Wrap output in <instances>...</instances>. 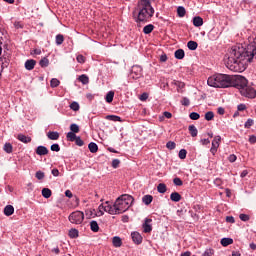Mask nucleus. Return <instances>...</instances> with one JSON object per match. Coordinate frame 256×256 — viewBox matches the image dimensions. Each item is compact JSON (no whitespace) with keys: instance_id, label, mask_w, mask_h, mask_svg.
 I'll use <instances>...</instances> for the list:
<instances>
[{"instance_id":"14","label":"nucleus","mask_w":256,"mask_h":256,"mask_svg":"<svg viewBox=\"0 0 256 256\" xmlns=\"http://www.w3.org/2000/svg\"><path fill=\"white\" fill-rule=\"evenodd\" d=\"M35 153L36 155H40V157L43 155H49V149H47L45 146H38L35 150Z\"/></svg>"},{"instance_id":"19","label":"nucleus","mask_w":256,"mask_h":256,"mask_svg":"<svg viewBox=\"0 0 256 256\" xmlns=\"http://www.w3.org/2000/svg\"><path fill=\"white\" fill-rule=\"evenodd\" d=\"M175 59H185V50L184 49H178L174 53Z\"/></svg>"},{"instance_id":"5","label":"nucleus","mask_w":256,"mask_h":256,"mask_svg":"<svg viewBox=\"0 0 256 256\" xmlns=\"http://www.w3.org/2000/svg\"><path fill=\"white\" fill-rule=\"evenodd\" d=\"M249 81L244 76H231V87H235L240 92L248 85Z\"/></svg>"},{"instance_id":"34","label":"nucleus","mask_w":256,"mask_h":256,"mask_svg":"<svg viewBox=\"0 0 256 256\" xmlns=\"http://www.w3.org/2000/svg\"><path fill=\"white\" fill-rule=\"evenodd\" d=\"M113 97H115V92L109 91L105 97L106 103H113Z\"/></svg>"},{"instance_id":"44","label":"nucleus","mask_w":256,"mask_h":256,"mask_svg":"<svg viewBox=\"0 0 256 256\" xmlns=\"http://www.w3.org/2000/svg\"><path fill=\"white\" fill-rule=\"evenodd\" d=\"M189 117L190 119H192V121H197L198 119L201 118V115H199V113L197 112H191Z\"/></svg>"},{"instance_id":"27","label":"nucleus","mask_w":256,"mask_h":256,"mask_svg":"<svg viewBox=\"0 0 256 256\" xmlns=\"http://www.w3.org/2000/svg\"><path fill=\"white\" fill-rule=\"evenodd\" d=\"M220 243L222 247H229V245H233V240L232 238H222Z\"/></svg>"},{"instance_id":"64","label":"nucleus","mask_w":256,"mask_h":256,"mask_svg":"<svg viewBox=\"0 0 256 256\" xmlns=\"http://www.w3.org/2000/svg\"><path fill=\"white\" fill-rule=\"evenodd\" d=\"M238 111H245L247 109V106L245 104H239L237 106Z\"/></svg>"},{"instance_id":"9","label":"nucleus","mask_w":256,"mask_h":256,"mask_svg":"<svg viewBox=\"0 0 256 256\" xmlns=\"http://www.w3.org/2000/svg\"><path fill=\"white\" fill-rule=\"evenodd\" d=\"M130 77L132 79H141L143 77V68L139 65L132 66Z\"/></svg>"},{"instance_id":"58","label":"nucleus","mask_w":256,"mask_h":256,"mask_svg":"<svg viewBox=\"0 0 256 256\" xmlns=\"http://www.w3.org/2000/svg\"><path fill=\"white\" fill-rule=\"evenodd\" d=\"M239 219H240L241 221H249L250 217H249V215H247V214H240V215H239Z\"/></svg>"},{"instance_id":"22","label":"nucleus","mask_w":256,"mask_h":256,"mask_svg":"<svg viewBox=\"0 0 256 256\" xmlns=\"http://www.w3.org/2000/svg\"><path fill=\"white\" fill-rule=\"evenodd\" d=\"M47 137L50 141H57L59 139V132L50 131L47 133Z\"/></svg>"},{"instance_id":"15","label":"nucleus","mask_w":256,"mask_h":256,"mask_svg":"<svg viewBox=\"0 0 256 256\" xmlns=\"http://www.w3.org/2000/svg\"><path fill=\"white\" fill-rule=\"evenodd\" d=\"M35 65H37V61L34 59H29L25 62V69L27 71H33V69H35Z\"/></svg>"},{"instance_id":"40","label":"nucleus","mask_w":256,"mask_h":256,"mask_svg":"<svg viewBox=\"0 0 256 256\" xmlns=\"http://www.w3.org/2000/svg\"><path fill=\"white\" fill-rule=\"evenodd\" d=\"M68 141H75L77 139V135L75 134V132H68L67 135H66Z\"/></svg>"},{"instance_id":"3","label":"nucleus","mask_w":256,"mask_h":256,"mask_svg":"<svg viewBox=\"0 0 256 256\" xmlns=\"http://www.w3.org/2000/svg\"><path fill=\"white\" fill-rule=\"evenodd\" d=\"M209 87L216 89H227L231 87V75L227 74H214L207 80Z\"/></svg>"},{"instance_id":"47","label":"nucleus","mask_w":256,"mask_h":256,"mask_svg":"<svg viewBox=\"0 0 256 256\" xmlns=\"http://www.w3.org/2000/svg\"><path fill=\"white\" fill-rule=\"evenodd\" d=\"M179 159H186L187 158V150L181 149L178 154Z\"/></svg>"},{"instance_id":"48","label":"nucleus","mask_w":256,"mask_h":256,"mask_svg":"<svg viewBox=\"0 0 256 256\" xmlns=\"http://www.w3.org/2000/svg\"><path fill=\"white\" fill-rule=\"evenodd\" d=\"M253 123V119L249 118L244 124L245 129H251V127H253Z\"/></svg>"},{"instance_id":"31","label":"nucleus","mask_w":256,"mask_h":256,"mask_svg":"<svg viewBox=\"0 0 256 256\" xmlns=\"http://www.w3.org/2000/svg\"><path fill=\"white\" fill-rule=\"evenodd\" d=\"M188 131L190 132L191 137H197V134L199 133V131L197 130V127H195V125H190L188 127Z\"/></svg>"},{"instance_id":"30","label":"nucleus","mask_w":256,"mask_h":256,"mask_svg":"<svg viewBox=\"0 0 256 256\" xmlns=\"http://www.w3.org/2000/svg\"><path fill=\"white\" fill-rule=\"evenodd\" d=\"M90 229H91V231H93V233L99 232V224L97 223V221L92 220L90 222Z\"/></svg>"},{"instance_id":"36","label":"nucleus","mask_w":256,"mask_h":256,"mask_svg":"<svg viewBox=\"0 0 256 256\" xmlns=\"http://www.w3.org/2000/svg\"><path fill=\"white\" fill-rule=\"evenodd\" d=\"M204 118L206 121H213V119H215V113H213V111H208L205 113Z\"/></svg>"},{"instance_id":"32","label":"nucleus","mask_w":256,"mask_h":256,"mask_svg":"<svg viewBox=\"0 0 256 256\" xmlns=\"http://www.w3.org/2000/svg\"><path fill=\"white\" fill-rule=\"evenodd\" d=\"M106 119H107L108 121H114L115 123H117V122L121 123V121H123V120L121 119V117H119V116H117V115H107V116H106Z\"/></svg>"},{"instance_id":"45","label":"nucleus","mask_w":256,"mask_h":256,"mask_svg":"<svg viewBox=\"0 0 256 256\" xmlns=\"http://www.w3.org/2000/svg\"><path fill=\"white\" fill-rule=\"evenodd\" d=\"M166 147L167 149H169L170 151H173V149H175V147H177V144H175V142L173 141H168L166 143Z\"/></svg>"},{"instance_id":"10","label":"nucleus","mask_w":256,"mask_h":256,"mask_svg":"<svg viewBox=\"0 0 256 256\" xmlns=\"http://www.w3.org/2000/svg\"><path fill=\"white\" fill-rule=\"evenodd\" d=\"M104 211L106 213H109V215H119V212L117 210V206H115V203L111 205L109 204V201L105 203Z\"/></svg>"},{"instance_id":"17","label":"nucleus","mask_w":256,"mask_h":256,"mask_svg":"<svg viewBox=\"0 0 256 256\" xmlns=\"http://www.w3.org/2000/svg\"><path fill=\"white\" fill-rule=\"evenodd\" d=\"M112 245L113 247L119 248L121 245H123V240H121V237L119 236H114L112 238Z\"/></svg>"},{"instance_id":"52","label":"nucleus","mask_w":256,"mask_h":256,"mask_svg":"<svg viewBox=\"0 0 256 256\" xmlns=\"http://www.w3.org/2000/svg\"><path fill=\"white\" fill-rule=\"evenodd\" d=\"M214 253H215V250L209 248V249H206V250L204 251V253L202 254V256H213Z\"/></svg>"},{"instance_id":"37","label":"nucleus","mask_w":256,"mask_h":256,"mask_svg":"<svg viewBox=\"0 0 256 256\" xmlns=\"http://www.w3.org/2000/svg\"><path fill=\"white\" fill-rule=\"evenodd\" d=\"M186 13H187V10H185V7L179 6L177 8V15H178V17H184L186 15Z\"/></svg>"},{"instance_id":"39","label":"nucleus","mask_w":256,"mask_h":256,"mask_svg":"<svg viewBox=\"0 0 256 256\" xmlns=\"http://www.w3.org/2000/svg\"><path fill=\"white\" fill-rule=\"evenodd\" d=\"M3 150L5 153H13V145L11 143H5Z\"/></svg>"},{"instance_id":"20","label":"nucleus","mask_w":256,"mask_h":256,"mask_svg":"<svg viewBox=\"0 0 256 256\" xmlns=\"http://www.w3.org/2000/svg\"><path fill=\"white\" fill-rule=\"evenodd\" d=\"M193 25H194V27H202L203 18H201V16H195L193 18Z\"/></svg>"},{"instance_id":"26","label":"nucleus","mask_w":256,"mask_h":256,"mask_svg":"<svg viewBox=\"0 0 256 256\" xmlns=\"http://www.w3.org/2000/svg\"><path fill=\"white\" fill-rule=\"evenodd\" d=\"M142 203H144V205H151V203H153V197L151 195H144L142 198Z\"/></svg>"},{"instance_id":"51","label":"nucleus","mask_w":256,"mask_h":256,"mask_svg":"<svg viewBox=\"0 0 256 256\" xmlns=\"http://www.w3.org/2000/svg\"><path fill=\"white\" fill-rule=\"evenodd\" d=\"M181 105H183L184 107H189V105H191V101L189 100V98L184 97V98L181 100Z\"/></svg>"},{"instance_id":"63","label":"nucleus","mask_w":256,"mask_h":256,"mask_svg":"<svg viewBox=\"0 0 256 256\" xmlns=\"http://www.w3.org/2000/svg\"><path fill=\"white\" fill-rule=\"evenodd\" d=\"M226 223H235V218L233 216H227Z\"/></svg>"},{"instance_id":"29","label":"nucleus","mask_w":256,"mask_h":256,"mask_svg":"<svg viewBox=\"0 0 256 256\" xmlns=\"http://www.w3.org/2000/svg\"><path fill=\"white\" fill-rule=\"evenodd\" d=\"M78 81H80L82 85H87L89 83V76L82 74L78 77Z\"/></svg>"},{"instance_id":"25","label":"nucleus","mask_w":256,"mask_h":256,"mask_svg":"<svg viewBox=\"0 0 256 256\" xmlns=\"http://www.w3.org/2000/svg\"><path fill=\"white\" fill-rule=\"evenodd\" d=\"M187 47L190 51H195L197 50V47H199V44L196 41L190 40L187 43Z\"/></svg>"},{"instance_id":"50","label":"nucleus","mask_w":256,"mask_h":256,"mask_svg":"<svg viewBox=\"0 0 256 256\" xmlns=\"http://www.w3.org/2000/svg\"><path fill=\"white\" fill-rule=\"evenodd\" d=\"M35 177L38 179V181H41L42 179H45V173L42 171H37Z\"/></svg>"},{"instance_id":"24","label":"nucleus","mask_w":256,"mask_h":256,"mask_svg":"<svg viewBox=\"0 0 256 256\" xmlns=\"http://www.w3.org/2000/svg\"><path fill=\"white\" fill-rule=\"evenodd\" d=\"M153 29H155V26L153 24H148L144 26L143 33L145 35H149L150 33H153Z\"/></svg>"},{"instance_id":"35","label":"nucleus","mask_w":256,"mask_h":256,"mask_svg":"<svg viewBox=\"0 0 256 256\" xmlns=\"http://www.w3.org/2000/svg\"><path fill=\"white\" fill-rule=\"evenodd\" d=\"M158 193H167V185L165 183H160L157 186Z\"/></svg>"},{"instance_id":"21","label":"nucleus","mask_w":256,"mask_h":256,"mask_svg":"<svg viewBox=\"0 0 256 256\" xmlns=\"http://www.w3.org/2000/svg\"><path fill=\"white\" fill-rule=\"evenodd\" d=\"M170 199L171 201H174V203H179V201H181V194H179V192H172Z\"/></svg>"},{"instance_id":"38","label":"nucleus","mask_w":256,"mask_h":256,"mask_svg":"<svg viewBox=\"0 0 256 256\" xmlns=\"http://www.w3.org/2000/svg\"><path fill=\"white\" fill-rule=\"evenodd\" d=\"M39 65L40 67H49V59H47V57H44L42 58L40 61H39Z\"/></svg>"},{"instance_id":"54","label":"nucleus","mask_w":256,"mask_h":256,"mask_svg":"<svg viewBox=\"0 0 256 256\" xmlns=\"http://www.w3.org/2000/svg\"><path fill=\"white\" fill-rule=\"evenodd\" d=\"M50 149L51 151H56V153H59V151H61V146H59V144H52Z\"/></svg>"},{"instance_id":"49","label":"nucleus","mask_w":256,"mask_h":256,"mask_svg":"<svg viewBox=\"0 0 256 256\" xmlns=\"http://www.w3.org/2000/svg\"><path fill=\"white\" fill-rule=\"evenodd\" d=\"M173 183L176 185V187H181V185H183V180H181L179 177H176L173 179Z\"/></svg>"},{"instance_id":"2","label":"nucleus","mask_w":256,"mask_h":256,"mask_svg":"<svg viewBox=\"0 0 256 256\" xmlns=\"http://www.w3.org/2000/svg\"><path fill=\"white\" fill-rule=\"evenodd\" d=\"M136 23H149L151 17L155 15V9L152 5L141 4L137 2V7L132 12Z\"/></svg>"},{"instance_id":"28","label":"nucleus","mask_w":256,"mask_h":256,"mask_svg":"<svg viewBox=\"0 0 256 256\" xmlns=\"http://www.w3.org/2000/svg\"><path fill=\"white\" fill-rule=\"evenodd\" d=\"M68 235L70 239H77V237H79V230L72 228L69 230Z\"/></svg>"},{"instance_id":"57","label":"nucleus","mask_w":256,"mask_h":256,"mask_svg":"<svg viewBox=\"0 0 256 256\" xmlns=\"http://www.w3.org/2000/svg\"><path fill=\"white\" fill-rule=\"evenodd\" d=\"M76 61L78 62V63H81V64H83V63H85V56H83V55H78L77 57H76Z\"/></svg>"},{"instance_id":"23","label":"nucleus","mask_w":256,"mask_h":256,"mask_svg":"<svg viewBox=\"0 0 256 256\" xmlns=\"http://www.w3.org/2000/svg\"><path fill=\"white\" fill-rule=\"evenodd\" d=\"M88 149L90 153H97V151H99V146H97V143L95 142H90L88 144Z\"/></svg>"},{"instance_id":"43","label":"nucleus","mask_w":256,"mask_h":256,"mask_svg":"<svg viewBox=\"0 0 256 256\" xmlns=\"http://www.w3.org/2000/svg\"><path fill=\"white\" fill-rule=\"evenodd\" d=\"M175 87H177V91L179 93L180 89H185V84L181 81H174Z\"/></svg>"},{"instance_id":"7","label":"nucleus","mask_w":256,"mask_h":256,"mask_svg":"<svg viewBox=\"0 0 256 256\" xmlns=\"http://www.w3.org/2000/svg\"><path fill=\"white\" fill-rule=\"evenodd\" d=\"M3 53V48L0 46V55ZM9 63H11V60L9 59V55H3L0 57V77L1 73H3V69H7L9 67Z\"/></svg>"},{"instance_id":"16","label":"nucleus","mask_w":256,"mask_h":256,"mask_svg":"<svg viewBox=\"0 0 256 256\" xmlns=\"http://www.w3.org/2000/svg\"><path fill=\"white\" fill-rule=\"evenodd\" d=\"M15 213V208L13 207V205H7L4 208V215H6V217H11V215H13Z\"/></svg>"},{"instance_id":"13","label":"nucleus","mask_w":256,"mask_h":256,"mask_svg":"<svg viewBox=\"0 0 256 256\" xmlns=\"http://www.w3.org/2000/svg\"><path fill=\"white\" fill-rule=\"evenodd\" d=\"M132 241L136 245H141L143 243V236L139 232H132L131 233Z\"/></svg>"},{"instance_id":"33","label":"nucleus","mask_w":256,"mask_h":256,"mask_svg":"<svg viewBox=\"0 0 256 256\" xmlns=\"http://www.w3.org/2000/svg\"><path fill=\"white\" fill-rule=\"evenodd\" d=\"M51 195H52L51 189H49V188L42 189V197H44V199H49V197H51Z\"/></svg>"},{"instance_id":"11","label":"nucleus","mask_w":256,"mask_h":256,"mask_svg":"<svg viewBox=\"0 0 256 256\" xmlns=\"http://www.w3.org/2000/svg\"><path fill=\"white\" fill-rule=\"evenodd\" d=\"M219 143H221V136H215L212 141V147L210 148V153H212V155L217 153V149H219Z\"/></svg>"},{"instance_id":"55","label":"nucleus","mask_w":256,"mask_h":256,"mask_svg":"<svg viewBox=\"0 0 256 256\" xmlns=\"http://www.w3.org/2000/svg\"><path fill=\"white\" fill-rule=\"evenodd\" d=\"M76 145H78V147H83V145H85V142L81 139L80 136L76 137V140H74Z\"/></svg>"},{"instance_id":"61","label":"nucleus","mask_w":256,"mask_h":256,"mask_svg":"<svg viewBox=\"0 0 256 256\" xmlns=\"http://www.w3.org/2000/svg\"><path fill=\"white\" fill-rule=\"evenodd\" d=\"M31 55H41V49L36 48L30 52Z\"/></svg>"},{"instance_id":"41","label":"nucleus","mask_w":256,"mask_h":256,"mask_svg":"<svg viewBox=\"0 0 256 256\" xmlns=\"http://www.w3.org/2000/svg\"><path fill=\"white\" fill-rule=\"evenodd\" d=\"M60 84L61 82L57 78H52L50 81V87L52 88L59 87Z\"/></svg>"},{"instance_id":"6","label":"nucleus","mask_w":256,"mask_h":256,"mask_svg":"<svg viewBox=\"0 0 256 256\" xmlns=\"http://www.w3.org/2000/svg\"><path fill=\"white\" fill-rule=\"evenodd\" d=\"M68 219L74 225H81L85 219V214L81 211H75L69 215Z\"/></svg>"},{"instance_id":"42","label":"nucleus","mask_w":256,"mask_h":256,"mask_svg":"<svg viewBox=\"0 0 256 256\" xmlns=\"http://www.w3.org/2000/svg\"><path fill=\"white\" fill-rule=\"evenodd\" d=\"M63 41H65V37L62 34L56 35V45H63Z\"/></svg>"},{"instance_id":"46","label":"nucleus","mask_w":256,"mask_h":256,"mask_svg":"<svg viewBox=\"0 0 256 256\" xmlns=\"http://www.w3.org/2000/svg\"><path fill=\"white\" fill-rule=\"evenodd\" d=\"M70 133H79V125L77 124H71L70 125Z\"/></svg>"},{"instance_id":"56","label":"nucleus","mask_w":256,"mask_h":256,"mask_svg":"<svg viewBox=\"0 0 256 256\" xmlns=\"http://www.w3.org/2000/svg\"><path fill=\"white\" fill-rule=\"evenodd\" d=\"M119 165H121V160H119V159L112 160L113 169H117L119 167Z\"/></svg>"},{"instance_id":"60","label":"nucleus","mask_w":256,"mask_h":256,"mask_svg":"<svg viewBox=\"0 0 256 256\" xmlns=\"http://www.w3.org/2000/svg\"><path fill=\"white\" fill-rule=\"evenodd\" d=\"M228 161H230V163H235L237 161V156L234 154L230 155Z\"/></svg>"},{"instance_id":"59","label":"nucleus","mask_w":256,"mask_h":256,"mask_svg":"<svg viewBox=\"0 0 256 256\" xmlns=\"http://www.w3.org/2000/svg\"><path fill=\"white\" fill-rule=\"evenodd\" d=\"M151 1H155V0H138L137 3H140L142 5H151Z\"/></svg>"},{"instance_id":"4","label":"nucleus","mask_w":256,"mask_h":256,"mask_svg":"<svg viewBox=\"0 0 256 256\" xmlns=\"http://www.w3.org/2000/svg\"><path fill=\"white\" fill-rule=\"evenodd\" d=\"M133 201H135V199L129 194H123L118 197L114 202L116 210H118V215H121V213H125V211H128L129 207L133 205Z\"/></svg>"},{"instance_id":"18","label":"nucleus","mask_w":256,"mask_h":256,"mask_svg":"<svg viewBox=\"0 0 256 256\" xmlns=\"http://www.w3.org/2000/svg\"><path fill=\"white\" fill-rule=\"evenodd\" d=\"M17 139L21 143H31L32 140L30 136H25L24 134H18Z\"/></svg>"},{"instance_id":"12","label":"nucleus","mask_w":256,"mask_h":256,"mask_svg":"<svg viewBox=\"0 0 256 256\" xmlns=\"http://www.w3.org/2000/svg\"><path fill=\"white\" fill-rule=\"evenodd\" d=\"M151 223H153V219L145 218V221L142 225L144 233H151L153 231V226Z\"/></svg>"},{"instance_id":"8","label":"nucleus","mask_w":256,"mask_h":256,"mask_svg":"<svg viewBox=\"0 0 256 256\" xmlns=\"http://www.w3.org/2000/svg\"><path fill=\"white\" fill-rule=\"evenodd\" d=\"M240 94L243 97H247L248 99H255L256 97V91L253 87L246 85L245 88H242V91H240Z\"/></svg>"},{"instance_id":"1","label":"nucleus","mask_w":256,"mask_h":256,"mask_svg":"<svg viewBox=\"0 0 256 256\" xmlns=\"http://www.w3.org/2000/svg\"><path fill=\"white\" fill-rule=\"evenodd\" d=\"M254 59H256V36L247 47H243V44L231 47L226 67L234 73H243Z\"/></svg>"},{"instance_id":"62","label":"nucleus","mask_w":256,"mask_h":256,"mask_svg":"<svg viewBox=\"0 0 256 256\" xmlns=\"http://www.w3.org/2000/svg\"><path fill=\"white\" fill-rule=\"evenodd\" d=\"M249 143H251L252 145H255V143H256V136L255 135H251L249 137Z\"/></svg>"},{"instance_id":"53","label":"nucleus","mask_w":256,"mask_h":256,"mask_svg":"<svg viewBox=\"0 0 256 256\" xmlns=\"http://www.w3.org/2000/svg\"><path fill=\"white\" fill-rule=\"evenodd\" d=\"M70 109H72V111H79L80 107H79V103L77 102H72L70 104Z\"/></svg>"}]
</instances>
